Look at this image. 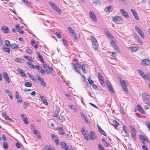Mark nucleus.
<instances>
[{"instance_id":"4be33fe9","label":"nucleus","mask_w":150,"mask_h":150,"mask_svg":"<svg viewBox=\"0 0 150 150\" xmlns=\"http://www.w3.org/2000/svg\"><path fill=\"white\" fill-rule=\"evenodd\" d=\"M57 130L59 134L63 135L64 134V132L62 127H58Z\"/></svg>"},{"instance_id":"052dcab7","label":"nucleus","mask_w":150,"mask_h":150,"mask_svg":"<svg viewBox=\"0 0 150 150\" xmlns=\"http://www.w3.org/2000/svg\"><path fill=\"white\" fill-rule=\"evenodd\" d=\"M98 148L100 150H105L103 147L100 144L98 145Z\"/></svg>"},{"instance_id":"cd10ccee","label":"nucleus","mask_w":150,"mask_h":150,"mask_svg":"<svg viewBox=\"0 0 150 150\" xmlns=\"http://www.w3.org/2000/svg\"><path fill=\"white\" fill-rule=\"evenodd\" d=\"M31 44L35 48L37 49L38 48V45L37 44L35 43V42L33 39L31 40Z\"/></svg>"},{"instance_id":"c9c22d12","label":"nucleus","mask_w":150,"mask_h":150,"mask_svg":"<svg viewBox=\"0 0 150 150\" xmlns=\"http://www.w3.org/2000/svg\"><path fill=\"white\" fill-rule=\"evenodd\" d=\"M37 55L38 56L39 58L40 59V60L41 62H42V63H44V62L43 59L41 55L40 54V53L38 52H37Z\"/></svg>"},{"instance_id":"a19ab883","label":"nucleus","mask_w":150,"mask_h":150,"mask_svg":"<svg viewBox=\"0 0 150 150\" xmlns=\"http://www.w3.org/2000/svg\"><path fill=\"white\" fill-rule=\"evenodd\" d=\"M50 5L52 7V8L54 10L57 7V6L56 4L52 2H50L49 3Z\"/></svg>"},{"instance_id":"f3484780","label":"nucleus","mask_w":150,"mask_h":150,"mask_svg":"<svg viewBox=\"0 0 150 150\" xmlns=\"http://www.w3.org/2000/svg\"><path fill=\"white\" fill-rule=\"evenodd\" d=\"M150 63V61L148 59H144L142 61V63L143 65H148Z\"/></svg>"},{"instance_id":"412c9836","label":"nucleus","mask_w":150,"mask_h":150,"mask_svg":"<svg viewBox=\"0 0 150 150\" xmlns=\"http://www.w3.org/2000/svg\"><path fill=\"white\" fill-rule=\"evenodd\" d=\"M68 29L69 31L70 32L71 34L72 35L73 37L75 38V37L76 36V35L75 34L74 30L72 29L71 27H68Z\"/></svg>"},{"instance_id":"8fccbe9b","label":"nucleus","mask_w":150,"mask_h":150,"mask_svg":"<svg viewBox=\"0 0 150 150\" xmlns=\"http://www.w3.org/2000/svg\"><path fill=\"white\" fill-rule=\"evenodd\" d=\"M97 74L99 81L103 79L102 76L100 72H98Z\"/></svg>"},{"instance_id":"4d7b16f0","label":"nucleus","mask_w":150,"mask_h":150,"mask_svg":"<svg viewBox=\"0 0 150 150\" xmlns=\"http://www.w3.org/2000/svg\"><path fill=\"white\" fill-rule=\"evenodd\" d=\"M54 10L57 11L59 13H60L61 12L60 9L57 6V7L54 9Z\"/></svg>"},{"instance_id":"3c124183","label":"nucleus","mask_w":150,"mask_h":150,"mask_svg":"<svg viewBox=\"0 0 150 150\" xmlns=\"http://www.w3.org/2000/svg\"><path fill=\"white\" fill-rule=\"evenodd\" d=\"M40 85L42 86H43L45 87L46 86V83L43 80L41 81L40 82Z\"/></svg>"},{"instance_id":"f704fd0d","label":"nucleus","mask_w":150,"mask_h":150,"mask_svg":"<svg viewBox=\"0 0 150 150\" xmlns=\"http://www.w3.org/2000/svg\"><path fill=\"white\" fill-rule=\"evenodd\" d=\"M3 50L4 52H8V53H9L10 52V49L8 47H6L5 46L3 47Z\"/></svg>"},{"instance_id":"e2e57ef3","label":"nucleus","mask_w":150,"mask_h":150,"mask_svg":"<svg viewBox=\"0 0 150 150\" xmlns=\"http://www.w3.org/2000/svg\"><path fill=\"white\" fill-rule=\"evenodd\" d=\"M123 129L125 132V133L127 134V127L125 126H123L122 127Z\"/></svg>"},{"instance_id":"338daca9","label":"nucleus","mask_w":150,"mask_h":150,"mask_svg":"<svg viewBox=\"0 0 150 150\" xmlns=\"http://www.w3.org/2000/svg\"><path fill=\"white\" fill-rule=\"evenodd\" d=\"M25 51L29 54H30L32 53L31 50L29 49L28 48L25 50Z\"/></svg>"},{"instance_id":"c03bdc74","label":"nucleus","mask_w":150,"mask_h":150,"mask_svg":"<svg viewBox=\"0 0 150 150\" xmlns=\"http://www.w3.org/2000/svg\"><path fill=\"white\" fill-rule=\"evenodd\" d=\"M86 65L85 64H83L81 65V68L82 71L84 73H86V70L85 69Z\"/></svg>"},{"instance_id":"680f3d73","label":"nucleus","mask_w":150,"mask_h":150,"mask_svg":"<svg viewBox=\"0 0 150 150\" xmlns=\"http://www.w3.org/2000/svg\"><path fill=\"white\" fill-rule=\"evenodd\" d=\"M99 81L102 86H105V83L103 79L99 80Z\"/></svg>"},{"instance_id":"9b49d317","label":"nucleus","mask_w":150,"mask_h":150,"mask_svg":"<svg viewBox=\"0 0 150 150\" xmlns=\"http://www.w3.org/2000/svg\"><path fill=\"white\" fill-rule=\"evenodd\" d=\"M131 11L132 13V14L134 16L135 18L137 20H138L139 19V17L136 11L134 9H131Z\"/></svg>"},{"instance_id":"423d86ee","label":"nucleus","mask_w":150,"mask_h":150,"mask_svg":"<svg viewBox=\"0 0 150 150\" xmlns=\"http://www.w3.org/2000/svg\"><path fill=\"white\" fill-rule=\"evenodd\" d=\"M120 83L123 90L126 93H128L127 91L128 90L126 84L124 81L122 80H120Z\"/></svg>"},{"instance_id":"7ed1b4c3","label":"nucleus","mask_w":150,"mask_h":150,"mask_svg":"<svg viewBox=\"0 0 150 150\" xmlns=\"http://www.w3.org/2000/svg\"><path fill=\"white\" fill-rule=\"evenodd\" d=\"M113 21L115 23L120 24H122L123 22L122 18L120 16L114 17L112 18Z\"/></svg>"},{"instance_id":"aec40b11","label":"nucleus","mask_w":150,"mask_h":150,"mask_svg":"<svg viewBox=\"0 0 150 150\" xmlns=\"http://www.w3.org/2000/svg\"><path fill=\"white\" fill-rule=\"evenodd\" d=\"M80 115L82 117L84 120L85 122L86 123H88V119L87 117L82 112H80Z\"/></svg>"},{"instance_id":"4c0bfd02","label":"nucleus","mask_w":150,"mask_h":150,"mask_svg":"<svg viewBox=\"0 0 150 150\" xmlns=\"http://www.w3.org/2000/svg\"><path fill=\"white\" fill-rule=\"evenodd\" d=\"M24 85L26 87H30L32 86V84L30 82L28 81L25 83Z\"/></svg>"},{"instance_id":"bf43d9fd","label":"nucleus","mask_w":150,"mask_h":150,"mask_svg":"<svg viewBox=\"0 0 150 150\" xmlns=\"http://www.w3.org/2000/svg\"><path fill=\"white\" fill-rule=\"evenodd\" d=\"M43 64L42 65V66L45 68V69H46L47 68H49L50 67L48 66L46 64H44V63H42Z\"/></svg>"},{"instance_id":"de8ad7c7","label":"nucleus","mask_w":150,"mask_h":150,"mask_svg":"<svg viewBox=\"0 0 150 150\" xmlns=\"http://www.w3.org/2000/svg\"><path fill=\"white\" fill-rule=\"evenodd\" d=\"M3 146L4 148L5 149H7L8 148V144L5 142H3Z\"/></svg>"},{"instance_id":"e433bc0d","label":"nucleus","mask_w":150,"mask_h":150,"mask_svg":"<svg viewBox=\"0 0 150 150\" xmlns=\"http://www.w3.org/2000/svg\"><path fill=\"white\" fill-rule=\"evenodd\" d=\"M2 115L4 118L6 120H8L10 121L12 120L11 118H9L8 116L5 114H2Z\"/></svg>"},{"instance_id":"6ab92c4d","label":"nucleus","mask_w":150,"mask_h":150,"mask_svg":"<svg viewBox=\"0 0 150 150\" xmlns=\"http://www.w3.org/2000/svg\"><path fill=\"white\" fill-rule=\"evenodd\" d=\"M97 127L100 133L104 136H106V133L105 132V131L101 128L98 125H97Z\"/></svg>"},{"instance_id":"72a5a7b5","label":"nucleus","mask_w":150,"mask_h":150,"mask_svg":"<svg viewBox=\"0 0 150 150\" xmlns=\"http://www.w3.org/2000/svg\"><path fill=\"white\" fill-rule=\"evenodd\" d=\"M33 133L36 135V136L38 139H40L41 138V137L38 131L35 130L33 132Z\"/></svg>"},{"instance_id":"5701e85b","label":"nucleus","mask_w":150,"mask_h":150,"mask_svg":"<svg viewBox=\"0 0 150 150\" xmlns=\"http://www.w3.org/2000/svg\"><path fill=\"white\" fill-rule=\"evenodd\" d=\"M113 7L112 6H109L105 8V11L106 12H110L112 11Z\"/></svg>"},{"instance_id":"f257e3e1","label":"nucleus","mask_w":150,"mask_h":150,"mask_svg":"<svg viewBox=\"0 0 150 150\" xmlns=\"http://www.w3.org/2000/svg\"><path fill=\"white\" fill-rule=\"evenodd\" d=\"M142 98L145 104L150 105V95L147 93H143L142 94Z\"/></svg>"},{"instance_id":"49530a36","label":"nucleus","mask_w":150,"mask_h":150,"mask_svg":"<svg viewBox=\"0 0 150 150\" xmlns=\"http://www.w3.org/2000/svg\"><path fill=\"white\" fill-rule=\"evenodd\" d=\"M63 43L65 46L67 47L68 46V43L67 40L64 39H62Z\"/></svg>"},{"instance_id":"7c9ffc66","label":"nucleus","mask_w":150,"mask_h":150,"mask_svg":"<svg viewBox=\"0 0 150 150\" xmlns=\"http://www.w3.org/2000/svg\"><path fill=\"white\" fill-rule=\"evenodd\" d=\"M129 48L132 50V52H135L138 49V48L137 46H131L129 47Z\"/></svg>"},{"instance_id":"ddd939ff","label":"nucleus","mask_w":150,"mask_h":150,"mask_svg":"<svg viewBox=\"0 0 150 150\" xmlns=\"http://www.w3.org/2000/svg\"><path fill=\"white\" fill-rule=\"evenodd\" d=\"M135 28L137 31L140 35L141 37L142 38L144 37V35L143 33L142 32L141 30L137 26H136Z\"/></svg>"},{"instance_id":"69168bd1","label":"nucleus","mask_w":150,"mask_h":150,"mask_svg":"<svg viewBox=\"0 0 150 150\" xmlns=\"http://www.w3.org/2000/svg\"><path fill=\"white\" fill-rule=\"evenodd\" d=\"M16 98L17 99H19L20 98L19 97H21L20 96H19V94L18 91H16Z\"/></svg>"},{"instance_id":"2f4dec72","label":"nucleus","mask_w":150,"mask_h":150,"mask_svg":"<svg viewBox=\"0 0 150 150\" xmlns=\"http://www.w3.org/2000/svg\"><path fill=\"white\" fill-rule=\"evenodd\" d=\"M11 48L13 49H14L15 50H18V47L17 45L15 44H11Z\"/></svg>"},{"instance_id":"c756f323","label":"nucleus","mask_w":150,"mask_h":150,"mask_svg":"<svg viewBox=\"0 0 150 150\" xmlns=\"http://www.w3.org/2000/svg\"><path fill=\"white\" fill-rule=\"evenodd\" d=\"M142 77L143 79H145L146 80H148L149 81L150 78V74L148 75L144 74Z\"/></svg>"},{"instance_id":"09e8293b","label":"nucleus","mask_w":150,"mask_h":150,"mask_svg":"<svg viewBox=\"0 0 150 150\" xmlns=\"http://www.w3.org/2000/svg\"><path fill=\"white\" fill-rule=\"evenodd\" d=\"M27 64L28 65L29 67L30 68L32 69L34 68V66L32 64H31L30 62H27Z\"/></svg>"},{"instance_id":"f8f14e48","label":"nucleus","mask_w":150,"mask_h":150,"mask_svg":"<svg viewBox=\"0 0 150 150\" xmlns=\"http://www.w3.org/2000/svg\"><path fill=\"white\" fill-rule=\"evenodd\" d=\"M81 132L82 134L83 135L85 139L86 140L88 141V136H87V134H86V131L85 130V129L83 127H82V129Z\"/></svg>"},{"instance_id":"f03ea898","label":"nucleus","mask_w":150,"mask_h":150,"mask_svg":"<svg viewBox=\"0 0 150 150\" xmlns=\"http://www.w3.org/2000/svg\"><path fill=\"white\" fill-rule=\"evenodd\" d=\"M71 64L72 65V68L73 69L80 74V70L78 69L77 68L79 69L81 68V65L79 64L74 63H72Z\"/></svg>"},{"instance_id":"774afa93","label":"nucleus","mask_w":150,"mask_h":150,"mask_svg":"<svg viewBox=\"0 0 150 150\" xmlns=\"http://www.w3.org/2000/svg\"><path fill=\"white\" fill-rule=\"evenodd\" d=\"M136 40L141 45L142 44V42L140 40V38H136Z\"/></svg>"},{"instance_id":"1a4fd4ad","label":"nucleus","mask_w":150,"mask_h":150,"mask_svg":"<svg viewBox=\"0 0 150 150\" xmlns=\"http://www.w3.org/2000/svg\"><path fill=\"white\" fill-rule=\"evenodd\" d=\"M120 11L122 15L125 17L127 18H129V16L128 13L125 11L124 9H121Z\"/></svg>"},{"instance_id":"5fc2aeb1","label":"nucleus","mask_w":150,"mask_h":150,"mask_svg":"<svg viewBox=\"0 0 150 150\" xmlns=\"http://www.w3.org/2000/svg\"><path fill=\"white\" fill-rule=\"evenodd\" d=\"M88 82H89V83L91 85H93V84H94L93 81L90 78H88Z\"/></svg>"},{"instance_id":"6e6d98bb","label":"nucleus","mask_w":150,"mask_h":150,"mask_svg":"<svg viewBox=\"0 0 150 150\" xmlns=\"http://www.w3.org/2000/svg\"><path fill=\"white\" fill-rule=\"evenodd\" d=\"M108 87V88L110 91L111 93H114V90H113V88L112 86L111 85L110 86H109Z\"/></svg>"},{"instance_id":"b1692460","label":"nucleus","mask_w":150,"mask_h":150,"mask_svg":"<svg viewBox=\"0 0 150 150\" xmlns=\"http://www.w3.org/2000/svg\"><path fill=\"white\" fill-rule=\"evenodd\" d=\"M40 97L41 99L42 100L43 103L46 105H47L48 104V103L47 102V100L46 98L42 96H40Z\"/></svg>"},{"instance_id":"a18cd8bd","label":"nucleus","mask_w":150,"mask_h":150,"mask_svg":"<svg viewBox=\"0 0 150 150\" xmlns=\"http://www.w3.org/2000/svg\"><path fill=\"white\" fill-rule=\"evenodd\" d=\"M139 139L141 140L142 141V142L143 143L146 140L145 139V138L142 135H140L139 136Z\"/></svg>"},{"instance_id":"79ce46f5","label":"nucleus","mask_w":150,"mask_h":150,"mask_svg":"<svg viewBox=\"0 0 150 150\" xmlns=\"http://www.w3.org/2000/svg\"><path fill=\"white\" fill-rule=\"evenodd\" d=\"M24 57L28 61H32L33 60L32 58L29 56H24Z\"/></svg>"},{"instance_id":"6e6552de","label":"nucleus","mask_w":150,"mask_h":150,"mask_svg":"<svg viewBox=\"0 0 150 150\" xmlns=\"http://www.w3.org/2000/svg\"><path fill=\"white\" fill-rule=\"evenodd\" d=\"M94 134L95 133L93 131H90L89 133L87 134V135L88 139L89 138L90 139L93 140L94 139L93 137H94Z\"/></svg>"},{"instance_id":"864d4df0","label":"nucleus","mask_w":150,"mask_h":150,"mask_svg":"<svg viewBox=\"0 0 150 150\" xmlns=\"http://www.w3.org/2000/svg\"><path fill=\"white\" fill-rule=\"evenodd\" d=\"M54 142H55L56 144L57 145H58L59 144V141L58 140L57 137H56V138L55 139H54Z\"/></svg>"},{"instance_id":"c85d7f7f","label":"nucleus","mask_w":150,"mask_h":150,"mask_svg":"<svg viewBox=\"0 0 150 150\" xmlns=\"http://www.w3.org/2000/svg\"><path fill=\"white\" fill-rule=\"evenodd\" d=\"M137 106L139 112L141 113L145 114V112L141 106L139 105H137Z\"/></svg>"},{"instance_id":"58836bf2","label":"nucleus","mask_w":150,"mask_h":150,"mask_svg":"<svg viewBox=\"0 0 150 150\" xmlns=\"http://www.w3.org/2000/svg\"><path fill=\"white\" fill-rule=\"evenodd\" d=\"M14 61L16 62L21 63L24 61V59L22 58H16L15 59Z\"/></svg>"},{"instance_id":"473e14b6","label":"nucleus","mask_w":150,"mask_h":150,"mask_svg":"<svg viewBox=\"0 0 150 150\" xmlns=\"http://www.w3.org/2000/svg\"><path fill=\"white\" fill-rule=\"evenodd\" d=\"M60 108L58 107H57L55 111V113L54 114V117L56 115H59V114L60 112Z\"/></svg>"},{"instance_id":"20e7f679","label":"nucleus","mask_w":150,"mask_h":150,"mask_svg":"<svg viewBox=\"0 0 150 150\" xmlns=\"http://www.w3.org/2000/svg\"><path fill=\"white\" fill-rule=\"evenodd\" d=\"M91 40L93 48L94 50H97L98 47V44L95 38H92Z\"/></svg>"},{"instance_id":"bb28decb","label":"nucleus","mask_w":150,"mask_h":150,"mask_svg":"<svg viewBox=\"0 0 150 150\" xmlns=\"http://www.w3.org/2000/svg\"><path fill=\"white\" fill-rule=\"evenodd\" d=\"M54 117L62 121H65V118L63 115H57L54 116Z\"/></svg>"},{"instance_id":"37998d69","label":"nucleus","mask_w":150,"mask_h":150,"mask_svg":"<svg viewBox=\"0 0 150 150\" xmlns=\"http://www.w3.org/2000/svg\"><path fill=\"white\" fill-rule=\"evenodd\" d=\"M113 126L115 127H117L119 125V123L116 120H114L112 122Z\"/></svg>"},{"instance_id":"a211bd4d","label":"nucleus","mask_w":150,"mask_h":150,"mask_svg":"<svg viewBox=\"0 0 150 150\" xmlns=\"http://www.w3.org/2000/svg\"><path fill=\"white\" fill-rule=\"evenodd\" d=\"M15 28L18 30V32L21 34H23V31L21 29L18 24L16 25L15 26Z\"/></svg>"},{"instance_id":"ea45409f","label":"nucleus","mask_w":150,"mask_h":150,"mask_svg":"<svg viewBox=\"0 0 150 150\" xmlns=\"http://www.w3.org/2000/svg\"><path fill=\"white\" fill-rule=\"evenodd\" d=\"M29 77L33 81H35L36 80L35 78L29 73H27Z\"/></svg>"},{"instance_id":"39448f33","label":"nucleus","mask_w":150,"mask_h":150,"mask_svg":"<svg viewBox=\"0 0 150 150\" xmlns=\"http://www.w3.org/2000/svg\"><path fill=\"white\" fill-rule=\"evenodd\" d=\"M117 42L114 39V40H111L110 42V44L111 46L113 47L115 50L117 51H118L119 50L118 48L116 45Z\"/></svg>"},{"instance_id":"0eeeda50","label":"nucleus","mask_w":150,"mask_h":150,"mask_svg":"<svg viewBox=\"0 0 150 150\" xmlns=\"http://www.w3.org/2000/svg\"><path fill=\"white\" fill-rule=\"evenodd\" d=\"M89 13L90 17L92 20L94 22H96L97 21V20L96 16L94 13L92 11H90Z\"/></svg>"},{"instance_id":"603ef678","label":"nucleus","mask_w":150,"mask_h":150,"mask_svg":"<svg viewBox=\"0 0 150 150\" xmlns=\"http://www.w3.org/2000/svg\"><path fill=\"white\" fill-rule=\"evenodd\" d=\"M139 74L142 77L144 73L140 69H138L137 70Z\"/></svg>"},{"instance_id":"4468645a","label":"nucleus","mask_w":150,"mask_h":150,"mask_svg":"<svg viewBox=\"0 0 150 150\" xmlns=\"http://www.w3.org/2000/svg\"><path fill=\"white\" fill-rule=\"evenodd\" d=\"M61 146L65 150H68L69 146L64 142H62L60 143Z\"/></svg>"},{"instance_id":"9d476101","label":"nucleus","mask_w":150,"mask_h":150,"mask_svg":"<svg viewBox=\"0 0 150 150\" xmlns=\"http://www.w3.org/2000/svg\"><path fill=\"white\" fill-rule=\"evenodd\" d=\"M3 75L6 81L8 83H10L9 78L7 73L6 72H4L3 73Z\"/></svg>"},{"instance_id":"dca6fc26","label":"nucleus","mask_w":150,"mask_h":150,"mask_svg":"<svg viewBox=\"0 0 150 150\" xmlns=\"http://www.w3.org/2000/svg\"><path fill=\"white\" fill-rule=\"evenodd\" d=\"M136 132L137 131H131V134L133 139L134 140H136L137 139V136H136Z\"/></svg>"},{"instance_id":"a878e982","label":"nucleus","mask_w":150,"mask_h":150,"mask_svg":"<svg viewBox=\"0 0 150 150\" xmlns=\"http://www.w3.org/2000/svg\"><path fill=\"white\" fill-rule=\"evenodd\" d=\"M17 71L20 73V74L21 75L23 76L24 77H26V76L24 73L23 72V71L21 69H17Z\"/></svg>"},{"instance_id":"393cba45","label":"nucleus","mask_w":150,"mask_h":150,"mask_svg":"<svg viewBox=\"0 0 150 150\" xmlns=\"http://www.w3.org/2000/svg\"><path fill=\"white\" fill-rule=\"evenodd\" d=\"M53 70V69L52 67H49V68L46 69L45 70L46 73L47 74H49L50 73L52 72Z\"/></svg>"},{"instance_id":"2eb2a0df","label":"nucleus","mask_w":150,"mask_h":150,"mask_svg":"<svg viewBox=\"0 0 150 150\" xmlns=\"http://www.w3.org/2000/svg\"><path fill=\"white\" fill-rule=\"evenodd\" d=\"M1 30L3 31V32L4 33H7L9 31V29L5 25L3 26L1 28Z\"/></svg>"},{"instance_id":"13d9d810","label":"nucleus","mask_w":150,"mask_h":150,"mask_svg":"<svg viewBox=\"0 0 150 150\" xmlns=\"http://www.w3.org/2000/svg\"><path fill=\"white\" fill-rule=\"evenodd\" d=\"M23 120L24 121V123L25 124H27L28 123V119L26 117H25L23 119Z\"/></svg>"},{"instance_id":"0e129e2a","label":"nucleus","mask_w":150,"mask_h":150,"mask_svg":"<svg viewBox=\"0 0 150 150\" xmlns=\"http://www.w3.org/2000/svg\"><path fill=\"white\" fill-rule=\"evenodd\" d=\"M130 128L131 129V131H136V129L135 128L132 126L130 125Z\"/></svg>"}]
</instances>
